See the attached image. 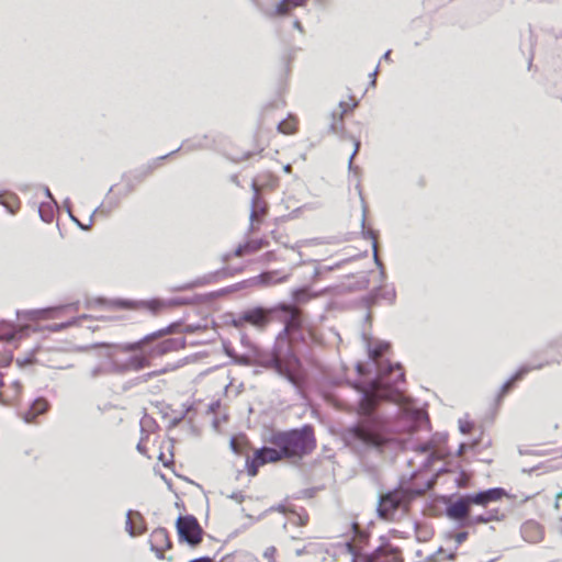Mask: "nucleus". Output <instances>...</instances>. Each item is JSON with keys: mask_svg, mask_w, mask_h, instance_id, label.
<instances>
[{"mask_svg": "<svg viewBox=\"0 0 562 562\" xmlns=\"http://www.w3.org/2000/svg\"><path fill=\"white\" fill-rule=\"evenodd\" d=\"M524 540L530 543H538L544 538L543 526L536 520H527L520 528Z\"/></svg>", "mask_w": 562, "mask_h": 562, "instance_id": "obj_14", "label": "nucleus"}, {"mask_svg": "<svg viewBox=\"0 0 562 562\" xmlns=\"http://www.w3.org/2000/svg\"><path fill=\"white\" fill-rule=\"evenodd\" d=\"M190 562H214V561L211 558L205 557V558L195 559Z\"/></svg>", "mask_w": 562, "mask_h": 562, "instance_id": "obj_32", "label": "nucleus"}, {"mask_svg": "<svg viewBox=\"0 0 562 562\" xmlns=\"http://www.w3.org/2000/svg\"><path fill=\"white\" fill-rule=\"evenodd\" d=\"M291 9V1L290 0H283L279 5H278V12L280 14H285L289 12V10Z\"/></svg>", "mask_w": 562, "mask_h": 562, "instance_id": "obj_28", "label": "nucleus"}, {"mask_svg": "<svg viewBox=\"0 0 562 562\" xmlns=\"http://www.w3.org/2000/svg\"><path fill=\"white\" fill-rule=\"evenodd\" d=\"M241 319L250 325H254L259 328L266 327L269 322V312L267 310H263L261 307L252 308L249 311H246L241 315Z\"/></svg>", "mask_w": 562, "mask_h": 562, "instance_id": "obj_20", "label": "nucleus"}, {"mask_svg": "<svg viewBox=\"0 0 562 562\" xmlns=\"http://www.w3.org/2000/svg\"><path fill=\"white\" fill-rule=\"evenodd\" d=\"M359 146H360V143L358 140H355V150L351 155L350 161L352 160V158L356 156L357 151L359 150Z\"/></svg>", "mask_w": 562, "mask_h": 562, "instance_id": "obj_33", "label": "nucleus"}, {"mask_svg": "<svg viewBox=\"0 0 562 562\" xmlns=\"http://www.w3.org/2000/svg\"><path fill=\"white\" fill-rule=\"evenodd\" d=\"M285 277L277 278L276 271L263 272L250 280L256 286H270L285 281Z\"/></svg>", "mask_w": 562, "mask_h": 562, "instance_id": "obj_23", "label": "nucleus"}, {"mask_svg": "<svg viewBox=\"0 0 562 562\" xmlns=\"http://www.w3.org/2000/svg\"><path fill=\"white\" fill-rule=\"evenodd\" d=\"M277 510L286 515L289 521L296 527H305L310 522V515L305 508L294 509L290 506L279 505Z\"/></svg>", "mask_w": 562, "mask_h": 562, "instance_id": "obj_15", "label": "nucleus"}, {"mask_svg": "<svg viewBox=\"0 0 562 562\" xmlns=\"http://www.w3.org/2000/svg\"><path fill=\"white\" fill-rule=\"evenodd\" d=\"M382 352H383V349L382 347L380 348H375L373 350H371V358L378 362V359L382 356Z\"/></svg>", "mask_w": 562, "mask_h": 562, "instance_id": "obj_31", "label": "nucleus"}, {"mask_svg": "<svg viewBox=\"0 0 562 562\" xmlns=\"http://www.w3.org/2000/svg\"><path fill=\"white\" fill-rule=\"evenodd\" d=\"M417 495H420V492L413 490L397 488L391 491L381 495L378 512L384 519L393 520L398 512L406 513L408 510L411 502Z\"/></svg>", "mask_w": 562, "mask_h": 562, "instance_id": "obj_4", "label": "nucleus"}, {"mask_svg": "<svg viewBox=\"0 0 562 562\" xmlns=\"http://www.w3.org/2000/svg\"><path fill=\"white\" fill-rule=\"evenodd\" d=\"M306 552L305 547L291 548L288 543H282L280 547L269 544L263 548L261 558L265 562H292L294 558Z\"/></svg>", "mask_w": 562, "mask_h": 562, "instance_id": "obj_9", "label": "nucleus"}, {"mask_svg": "<svg viewBox=\"0 0 562 562\" xmlns=\"http://www.w3.org/2000/svg\"><path fill=\"white\" fill-rule=\"evenodd\" d=\"M283 459L280 448L273 446L263 447L254 451L252 456L247 458L246 468L251 476H256L261 467L267 463H274Z\"/></svg>", "mask_w": 562, "mask_h": 562, "instance_id": "obj_8", "label": "nucleus"}, {"mask_svg": "<svg viewBox=\"0 0 562 562\" xmlns=\"http://www.w3.org/2000/svg\"><path fill=\"white\" fill-rule=\"evenodd\" d=\"M12 361V355L3 353L0 358V366H8Z\"/></svg>", "mask_w": 562, "mask_h": 562, "instance_id": "obj_29", "label": "nucleus"}, {"mask_svg": "<svg viewBox=\"0 0 562 562\" xmlns=\"http://www.w3.org/2000/svg\"><path fill=\"white\" fill-rule=\"evenodd\" d=\"M276 310L286 314L285 329L288 331L296 330L302 327V313L300 308L290 304H280Z\"/></svg>", "mask_w": 562, "mask_h": 562, "instance_id": "obj_16", "label": "nucleus"}, {"mask_svg": "<svg viewBox=\"0 0 562 562\" xmlns=\"http://www.w3.org/2000/svg\"><path fill=\"white\" fill-rule=\"evenodd\" d=\"M0 385H2V374L0 373Z\"/></svg>", "mask_w": 562, "mask_h": 562, "instance_id": "obj_37", "label": "nucleus"}, {"mask_svg": "<svg viewBox=\"0 0 562 562\" xmlns=\"http://www.w3.org/2000/svg\"><path fill=\"white\" fill-rule=\"evenodd\" d=\"M149 543L158 559H164L165 552L172 547L169 532L165 528L154 529L149 536Z\"/></svg>", "mask_w": 562, "mask_h": 562, "instance_id": "obj_10", "label": "nucleus"}, {"mask_svg": "<svg viewBox=\"0 0 562 562\" xmlns=\"http://www.w3.org/2000/svg\"><path fill=\"white\" fill-rule=\"evenodd\" d=\"M562 497V492L558 494V498Z\"/></svg>", "mask_w": 562, "mask_h": 562, "instance_id": "obj_38", "label": "nucleus"}, {"mask_svg": "<svg viewBox=\"0 0 562 562\" xmlns=\"http://www.w3.org/2000/svg\"><path fill=\"white\" fill-rule=\"evenodd\" d=\"M471 504L472 503L469 502V496H467L465 498L459 499L451 504L447 509V514L453 519H463L469 515Z\"/></svg>", "mask_w": 562, "mask_h": 562, "instance_id": "obj_22", "label": "nucleus"}, {"mask_svg": "<svg viewBox=\"0 0 562 562\" xmlns=\"http://www.w3.org/2000/svg\"><path fill=\"white\" fill-rule=\"evenodd\" d=\"M505 496V491L503 488H490L484 492L476 493L474 495H469V502L475 505H487L492 502L501 501Z\"/></svg>", "mask_w": 562, "mask_h": 562, "instance_id": "obj_19", "label": "nucleus"}, {"mask_svg": "<svg viewBox=\"0 0 562 562\" xmlns=\"http://www.w3.org/2000/svg\"><path fill=\"white\" fill-rule=\"evenodd\" d=\"M468 538V532H458L456 536H454V540L457 542V544H461L463 541H465V539Z\"/></svg>", "mask_w": 562, "mask_h": 562, "instance_id": "obj_30", "label": "nucleus"}, {"mask_svg": "<svg viewBox=\"0 0 562 562\" xmlns=\"http://www.w3.org/2000/svg\"><path fill=\"white\" fill-rule=\"evenodd\" d=\"M49 409V403L44 397L36 398L32 405L22 413V417L26 423H33L36 418Z\"/></svg>", "mask_w": 562, "mask_h": 562, "instance_id": "obj_21", "label": "nucleus"}, {"mask_svg": "<svg viewBox=\"0 0 562 562\" xmlns=\"http://www.w3.org/2000/svg\"><path fill=\"white\" fill-rule=\"evenodd\" d=\"M161 335L162 331H158L147 335L136 342L116 346L117 350L122 352H132V355L123 362H114V370L119 373L140 371L149 368L154 358L161 357L183 347V344L179 339L168 338L156 344L148 350H144L145 345Z\"/></svg>", "mask_w": 562, "mask_h": 562, "instance_id": "obj_2", "label": "nucleus"}, {"mask_svg": "<svg viewBox=\"0 0 562 562\" xmlns=\"http://www.w3.org/2000/svg\"><path fill=\"white\" fill-rule=\"evenodd\" d=\"M358 105V102L355 98L349 97L345 101L339 102L338 111L333 112V122L330 124V128L333 132H339L342 130V120L344 116L350 112H352Z\"/></svg>", "mask_w": 562, "mask_h": 562, "instance_id": "obj_13", "label": "nucleus"}, {"mask_svg": "<svg viewBox=\"0 0 562 562\" xmlns=\"http://www.w3.org/2000/svg\"><path fill=\"white\" fill-rule=\"evenodd\" d=\"M2 204L10 211V213L14 214L20 210L21 202L16 196H7L2 200Z\"/></svg>", "mask_w": 562, "mask_h": 562, "instance_id": "obj_26", "label": "nucleus"}, {"mask_svg": "<svg viewBox=\"0 0 562 562\" xmlns=\"http://www.w3.org/2000/svg\"><path fill=\"white\" fill-rule=\"evenodd\" d=\"M299 126V119L293 114H289L286 119H284L278 124L277 128L278 132L283 135H294L297 133Z\"/></svg>", "mask_w": 562, "mask_h": 562, "instance_id": "obj_24", "label": "nucleus"}, {"mask_svg": "<svg viewBox=\"0 0 562 562\" xmlns=\"http://www.w3.org/2000/svg\"><path fill=\"white\" fill-rule=\"evenodd\" d=\"M23 393V385L20 381L14 380L10 383L0 385V401L4 404H15L20 401Z\"/></svg>", "mask_w": 562, "mask_h": 562, "instance_id": "obj_12", "label": "nucleus"}, {"mask_svg": "<svg viewBox=\"0 0 562 562\" xmlns=\"http://www.w3.org/2000/svg\"><path fill=\"white\" fill-rule=\"evenodd\" d=\"M456 553L450 551L448 552L447 550H445L443 548H440L438 549V551L435 553V561L436 562H443V561H449V560H452L454 558Z\"/></svg>", "mask_w": 562, "mask_h": 562, "instance_id": "obj_27", "label": "nucleus"}, {"mask_svg": "<svg viewBox=\"0 0 562 562\" xmlns=\"http://www.w3.org/2000/svg\"><path fill=\"white\" fill-rule=\"evenodd\" d=\"M542 366H536V367H529V366H522L520 367L508 381H506L503 386L501 387L498 397L503 398L506 396L518 382L522 381L525 376L530 373L533 370H540Z\"/></svg>", "mask_w": 562, "mask_h": 562, "instance_id": "obj_17", "label": "nucleus"}, {"mask_svg": "<svg viewBox=\"0 0 562 562\" xmlns=\"http://www.w3.org/2000/svg\"><path fill=\"white\" fill-rule=\"evenodd\" d=\"M157 374H158V372H157V371H153V372L147 373V374L145 375V378H146V380H148L149 378L155 376V375H157Z\"/></svg>", "mask_w": 562, "mask_h": 562, "instance_id": "obj_35", "label": "nucleus"}, {"mask_svg": "<svg viewBox=\"0 0 562 562\" xmlns=\"http://www.w3.org/2000/svg\"><path fill=\"white\" fill-rule=\"evenodd\" d=\"M143 531H144L143 528H138L137 530H133V529L130 530L132 536L140 535V533H143Z\"/></svg>", "mask_w": 562, "mask_h": 562, "instance_id": "obj_34", "label": "nucleus"}, {"mask_svg": "<svg viewBox=\"0 0 562 562\" xmlns=\"http://www.w3.org/2000/svg\"><path fill=\"white\" fill-rule=\"evenodd\" d=\"M376 390L374 392H361L356 406L346 404L348 411L356 409L360 419L344 429L342 439L349 446L364 448H380L387 441L386 425L383 418L374 414Z\"/></svg>", "mask_w": 562, "mask_h": 562, "instance_id": "obj_1", "label": "nucleus"}, {"mask_svg": "<svg viewBox=\"0 0 562 562\" xmlns=\"http://www.w3.org/2000/svg\"><path fill=\"white\" fill-rule=\"evenodd\" d=\"M348 551L352 554V562H403L402 551L392 543H383L370 554L362 553L348 543Z\"/></svg>", "mask_w": 562, "mask_h": 562, "instance_id": "obj_6", "label": "nucleus"}, {"mask_svg": "<svg viewBox=\"0 0 562 562\" xmlns=\"http://www.w3.org/2000/svg\"><path fill=\"white\" fill-rule=\"evenodd\" d=\"M269 246V240L266 238H250L246 240L244 244L239 245L235 250V256L245 257L254 255L263 248Z\"/></svg>", "mask_w": 562, "mask_h": 562, "instance_id": "obj_18", "label": "nucleus"}, {"mask_svg": "<svg viewBox=\"0 0 562 562\" xmlns=\"http://www.w3.org/2000/svg\"><path fill=\"white\" fill-rule=\"evenodd\" d=\"M138 307L148 310L153 315H158L168 308V304L161 300L154 299L140 302Z\"/></svg>", "mask_w": 562, "mask_h": 562, "instance_id": "obj_25", "label": "nucleus"}, {"mask_svg": "<svg viewBox=\"0 0 562 562\" xmlns=\"http://www.w3.org/2000/svg\"><path fill=\"white\" fill-rule=\"evenodd\" d=\"M488 520H490V518H483V517L477 518L479 522H487Z\"/></svg>", "mask_w": 562, "mask_h": 562, "instance_id": "obj_36", "label": "nucleus"}, {"mask_svg": "<svg viewBox=\"0 0 562 562\" xmlns=\"http://www.w3.org/2000/svg\"><path fill=\"white\" fill-rule=\"evenodd\" d=\"M405 381V372L401 364H389L387 371L382 370L378 380L373 381L370 389L361 392H374L376 390V402L381 398H391V391L386 386H397Z\"/></svg>", "mask_w": 562, "mask_h": 562, "instance_id": "obj_5", "label": "nucleus"}, {"mask_svg": "<svg viewBox=\"0 0 562 562\" xmlns=\"http://www.w3.org/2000/svg\"><path fill=\"white\" fill-rule=\"evenodd\" d=\"M178 538L191 546H198L203 539V529L192 515L179 516L176 522Z\"/></svg>", "mask_w": 562, "mask_h": 562, "instance_id": "obj_7", "label": "nucleus"}, {"mask_svg": "<svg viewBox=\"0 0 562 562\" xmlns=\"http://www.w3.org/2000/svg\"><path fill=\"white\" fill-rule=\"evenodd\" d=\"M269 442L280 448L283 459L302 458L311 453L316 447L314 431L311 426H304L301 429L273 434Z\"/></svg>", "mask_w": 562, "mask_h": 562, "instance_id": "obj_3", "label": "nucleus"}, {"mask_svg": "<svg viewBox=\"0 0 562 562\" xmlns=\"http://www.w3.org/2000/svg\"><path fill=\"white\" fill-rule=\"evenodd\" d=\"M268 214V203L258 193L255 194L250 212V232L259 231L261 223Z\"/></svg>", "mask_w": 562, "mask_h": 562, "instance_id": "obj_11", "label": "nucleus"}]
</instances>
